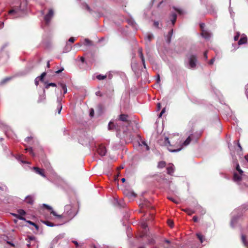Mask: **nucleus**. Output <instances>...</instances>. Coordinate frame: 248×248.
Here are the masks:
<instances>
[{
  "instance_id": "nucleus-31",
  "label": "nucleus",
  "mask_w": 248,
  "mask_h": 248,
  "mask_svg": "<svg viewBox=\"0 0 248 248\" xmlns=\"http://www.w3.org/2000/svg\"><path fill=\"white\" fill-rule=\"evenodd\" d=\"M184 212L186 213L188 215H191L195 213V211L190 209H185L183 210Z\"/></svg>"
},
{
  "instance_id": "nucleus-2",
  "label": "nucleus",
  "mask_w": 248,
  "mask_h": 248,
  "mask_svg": "<svg viewBox=\"0 0 248 248\" xmlns=\"http://www.w3.org/2000/svg\"><path fill=\"white\" fill-rule=\"evenodd\" d=\"M236 170L237 172L233 174V181L239 185L244 184L248 186V176H246L243 171L240 169L239 164L237 162L236 164Z\"/></svg>"
},
{
  "instance_id": "nucleus-48",
  "label": "nucleus",
  "mask_w": 248,
  "mask_h": 248,
  "mask_svg": "<svg viewBox=\"0 0 248 248\" xmlns=\"http://www.w3.org/2000/svg\"><path fill=\"white\" fill-rule=\"evenodd\" d=\"M245 89H246V94L248 99V84L246 86Z\"/></svg>"
},
{
  "instance_id": "nucleus-59",
  "label": "nucleus",
  "mask_w": 248,
  "mask_h": 248,
  "mask_svg": "<svg viewBox=\"0 0 248 248\" xmlns=\"http://www.w3.org/2000/svg\"><path fill=\"white\" fill-rule=\"evenodd\" d=\"M4 26V22H0V29H2Z\"/></svg>"
},
{
  "instance_id": "nucleus-5",
  "label": "nucleus",
  "mask_w": 248,
  "mask_h": 248,
  "mask_svg": "<svg viewBox=\"0 0 248 248\" xmlns=\"http://www.w3.org/2000/svg\"><path fill=\"white\" fill-rule=\"evenodd\" d=\"M80 143L84 146H93L94 144L93 139L88 135L84 134L79 139Z\"/></svg>"
},
{
  "instance_id": "nucleus-45",
  "label": "nucleus",
  "mask_w": 248,
  "mask_h": 248,
  "mask_svg": "<svg viewBox=\"0 0 248 248\" xmlns=\"http://www.w3.org/2000/svg\"><path fill=\"white\" fill-rule=\"evenodd\" d=\"M168 224L171 228L173 226V222L170 220L168 221Z\"/></svg>"
},
{
  "instance_id": "nucleus-11",
  "label": "nucleus",
  "mask_w": 248,
  "mask_h": 248,
  "mask_svg": "<svg viewBox=\"0 0 248 248\" xmlns=\"http://www.w3.org/2000/svg\"><path fill=\"white\" fill-rule=\"evenodd\" d=\"M175 167L172 164H170L167 167V173L169 175H172L174 172Z\"/></svg>"
},
{
  "instance_id": "nucleus-30",
  "label": "nucleus",
  "mask_w": 248,
  "mask_h": 248,
  "mask_svg": "<svg viewBox=\"0 0 248 248\" xmlns=\"http://www.w3.org/2000/svg\"><path fill=\"white\" fill-rule=\"evenodd\" d=\"M166 166V162L163 161H161L158 162L157 167L158 168H163Z\"/></svg>"
},
{
  "instance_id": "nucleus-29",
  "label": "nucleus",
  "mask_w": 248,
  "mask_h": 248,
  "mask_svg": "<svg viewBox=\"0 0 248 248\" xmlns=\"http://www.w3.org/2000/svg\"><path fill=\"white\" fill-rule=\"evenodd\" d=\"M71 48H72L71 45L67 43L65 47L64 48L63 52H68L71 50Z\"/></svg>"
},
{
  "instance_id": "nucleus-8",
  "label": "nucleus",
  "mask_w": 248,
  "mask_h": 248,
  "mask_svg": "<svg viewBox=\"0 0 248 248\" xmlns=\"http://www.w3.org/2000/svg\"><path fill=\"white\" fill-rule=\"evenodd\" d=\"M164 144L165 146L168 147V150L172 153L177 152L180 151L182 148H179L177 149H174L172 148V146L170 144L169 138L167 137H165L164 138Z\"/></svg>"
},
{
  "instance_id": "nucleus-28",
  "label": "nucleus",
  "mask_w": 248,
  "mask_h": 248,
  "mask_svg": "<svg viewBox=\"0 0 248 248\" xmlns=\"http://www.w3.org/2000/svg\"><path fill=\"white\" fill-rule=\"evenodd\" d=\"M196 236H197L198 238L199 239V240H200L201 243H202L203 242V241L204 240V237L203 235H202L200 233H197L196 234Z\"/></svg>"
},
{
  "instance_id": "nucleus-16",
  "label": "nucleus",
  "mask_w": 248,
  "mask_h": 248,
  "mask_svg": "<svg viewBox=\"0 0 248 248\" xmlns=\"http://www.w3.org/2000/svg\"><path fill=\"white\" fill-rule=\"evenodd\" d=\"M43 206L45 207L47 210H51V214H53L54 216L57 217L58 218L61 217V216L57 215V213L54 211L53 210L52 208L49 205H47L46 204H43Z\"/></svg>"
},
{
  "instance_id": "nucleus-36",
  "label": "nucleus",
  "mask_w": 248,
  "mask_h": 248,
  "mask_svg": "<svg viewBox=\"0 0 248 248\" xmlns=\"http://www.w3.org/2000/svg\"><path fill=\"white\" fill-rule=\"evenodd\" d=\"M173 8L175 11H177L180 15H183L185 13L184 11L180 8H177L174 6L173 7Z\"/></svg>"
},
{
  "instance_id": "nucleus-47",
  "label": "nucleus",
  "mask_w": 248,
  "mask_h": 248,
  "mask_svg": "<svg viewBox=\"0 0 248 248\" xmlns=\"http://www.w3.org/2000/svg\"><path fill=\"white\" fill-rule=\"evenodd\" d=\"M32 139V137H27L25 140L26 141V142H29Z\"/></svg>"
},
{
  "instance_id": "nucleus-14",
  "label": "nucleus",
  "mask_w": 248,
  "mask_h": 248,
  "mask_svg": "<svg viewBox=\"0 0 248 248\" xmlns=\"http://www.w3.org/2000/svg\"><path fill=\"white\" fill-rule=\"evenodd\" d=\"M46 99V92L45 90L43 89L42 93L39 94V97L38 100V103L43 102Z\"/></svg>"
},
{
  "instance_id": "nucleus-63",
  "label": "nucleus",
  "mask_w": 248,
  "mask_h": 248,
  "mask_svg": "<svg viewBox=\"0 0 248 248\" xmlns=\"http://www.w3.org/2000/svg\"><path fill=\"white\" fill-rule=\"evenodd\" d=\"M7 243L8 244H9V245H10L11 246H13V247H14V246H15L14 244L13 243H12V242H10L7 241Z\"/></svg>"
},
{
  "instance_id": "nucleus-3",
  "label": "nucleus",
  "mask_w": 248,
  "mask_h": 248,
  "mask_svg": "<svg viewBox=\"0 0 248 248\" xmlns=\"http://www.w3.org/2000/svg\"><path fill=\"white\" fill-rule=\"evenodd\" d=\"M243 212L241 208L235 209L232 213V218L231 221V226L233 228L237 223L238 220L242 216Z\"/></svg>"
},
{
  "instance_id": "nucleus-10",
  "label": "nucleus",
  "mask_w": 248,
  "mask_h": 248,
  "mask_svg": "<svg viewBox=\"0 0 248 248\" xmlns=\"http://www.w3.org/2000/svg\"><path fill=\"white\" fill-rule=\"evenodd\" d=\"M97 152L101 156H105L107 152V150L105 146L101 145L97 148Z\"/></svg>"
},
{
  "instance_id": "nucleus-21",
  "label": "nucleus",
  "mask_w": 248,
  "mask_h": 248,
  "mask_svg": "<svg viewBox=\"0 0 248 248\" xmlns=\"http://www.w3.org/2000/svg\"><path fill=\"white\" fill-rule=\"evenodd\" d=\"M173 33V30H171L169 32L168 35L165 37L166 41L167 43L169 44L171 42V38Z\"/></svg>"
},
{
  "instance_id": "nucleus-22",
  "label": "nucleus",
  "mask_w": 248,
  "mask_h": 248,
  "mask_svg": "<svg viewBox=\"0 0 248 248\" xmlns=\"http://www.w3.org/2000/svg\"><path fill=\"white\" fill-rule=\"evenodd\" d=\"M177 18V15L174 13H172L170 16V19L172 23V25H174Z\"/></svg>"
},
{
  "instance_id": "nucleus-46",
  "label": "nucleus",
  "mask_w": 248,
  "mask_h": 248,
  "mask_svg": "<svg viewBox=\"0 0 248 248\" xmlns=\"http://www.w3.org/2000/svg\"><path fill=\"white\" fill-rule=\"evenodd\" d=\"M141 227L143 229H144V230H146V228H147V225L146 224V223H142L141 224Z\"/></svg>"
},
{
  "instance_id": "nucleus-41",
  "label": "nucleus",
  "mask_w": 248,
  "mask_h": 248,
  "mask_svg": "<svg viewBox=\"0 0 248 248\" xmlns=\"http://www.w3.org/2000/svg\"><path fill=\"white\" fill-rule=\"evenodd\" d=\"M84 44L86 46H91L92 45L91 41L87 38L85 39Z\"/></svg>"
},
{
  "instance_id": "nucleus-39",
  "label": "nucleus",
  "mask_w": 248,
  "mask_h": 248,
  "mask_svg": "<svg viewBox=\"0 0 248 248\" xmlns=\"http://www.w3.org/2000/svg\"><path fill=\"white\" fill-rule=\"evenodd\" d=\"M107 76L106 75H98L96 76V78L98 79V80H103L104 79H105L106 78Z\"/></svg>"
},
{
  "instance_id": "nucleus-43",
  "label": "nucleus",
  "mask_w": 248,
  "mask_h": 248,
  "mask_svg": "<svg viewBox=\"0 0 248 248\" xmlns=\"http://www.w3.org/2000/svg\"><path fill=\"white\" fill-rule=\"evenodd\" d=\"M62 109V103H60V104H58V108H57L58 113L59 114H60Z\"/></svg>"
},
{
  "instance_id": "nucleus-19",
  "label": "nucleus",
  "mask_w": 248,
  "mask_h": 248,
  "mask_svg": "<svg viewBox=\"0 0 248 248\" xmlns=\"http://www.w3.org/2000/svg\"><path fill=\"white\" fill-rule=\"evenodd\" d=\"M34 201V199L33 197L32 196H31V195L27 196L25 199V202L27 203L31 204V205L33 203Z\"/></svg>"
},
{
  "instance_id": "nucleus-49",
  "label": "nucleus",
  "mask_w": 248,
  "mask_h": 248,
  "mask_svg": "<svg viewBox=\"0 0 248 248\" xmlns=\"http://www.w3.org/2000/svg\"><path fill=\"white\" fill-rule=\"evenodd\" d=\"M75 38H74V37H70V38L69 39L68 41H69V42H71V43H73V42L75 41Z\"/></svg>"
},
{
  "instance_id": "nucleus-17",
  "label": "nucleus",
  "mask_w": 248,
  "mask_h": 248,
  "mask_svg": "<svg viewBox=\"0 0 248 248\" xmlns=\"http://www.w3.org/2000/svg\"><path fill=\"white\" fill-rule=\"evenodd\" d=\"M8 15L11 17V18L17 17L19 15L17 11L13 9L11 10L8 12Z\"/></svg>"
},
{
  "instance_id": "nucleus-52",
  "label": "nucleus",
  "mask_w": 248,
  "mask_h": 248,
  "mask_svg": "<svg viewBox=\"0 0 248 248\" xmlns=\"http://www.w3.org/2000/svg\"><path fill=\"white\" fill-rule=\"evenodd\" d=\"M63 70H64V68H62L61 69H60L58 70V71H57L56 72V73L59 74V73H61Z\"/></svg>"
},
{
  "instance_id": "nucleus-42",
  "label": "nucleus",
  "mask_w": 248,
  "mask_h": 248,
  "mask_svg": "<svg viewBox=\"0 0 248 248\" xmlns=\"http://www.w3.org/2000/svg\"><path fill=\"white\" fill-rule=\"evenodd\" d=\"M12 78L11 77H7L3 79L0 82V84H3Z\"/></svg>"
},
{
  "instance_id": "nucleus-55",
  "label": "nucleus",
  "mask_w": 248,
  "mask_h": 248,
  "mask_svg": "<svg viewBox=\"0 0 248 248\" xmlns=\"http://www.w3.org/2000/svg\"><path fill=\"white\" fill-rule=\"evenodd\" d=\"M229 11L231 14V16L232 17L233 16V12H232V10L231 8H229Z\"/></svg>"
},
{
  "instance_id": "nucleus-62",
  "label": "nucleus",
  "mask_w": 248,
  "mask_h": 248,
  "mask_svg": "<svg viewBox=\"0 0 248 248\" xmlns=\"http://www.w3.org/2000/svg\"><path fill=\"white\" fill-rule=\"evenodd\" d=\"M93 113H94L93 110L92 109V110L91 111L90 113V116H93Z\"/></svg>"
},
{
  "instance_id": "nucleus-57",
  "label": "nucleus",
  "mask_w": 248,
  "mask_h": 248,
  "mask_svg": "<svg viewBox=\"0 0 248 248\" xmlns=\"http://www.w3.org/2000/svg\"><path fill=\"white\" fill-rule=\"evenodd\" d=\"M215 61V58H213L210 61H209V64H213L214 62Z\"/></svg>"
},
{
  "instance_id": "nucleus-32",
  "label": "nucleus",
  "mask_w": 248,
  "mask_h": 248,
  "mask_svg": "<svg viewBox=\"0 0 248 248\" xmlns=\"http://www.w3.org/2000/svg\"><path fill=\"white\" fill-rule=\"evenodd\" d=\"M164 242L166 244L169 245V246H165L164 245V248H173V247L171 245V242H170V240H169L168 239H165L164 240Z\"/></svg>"
},
{
  "instance_id": "nucleus-25",
  "label": "nucleus",
  "mask_w": 248,
  "mask_h": 248,
  "mask_svg": "<svg viewBox=\"0 0 248 248\" xmlns=\"http://www.w3.org/2000/svg\"><path fill=\"white\" fill-rule=\"evenodd\" d=\"M139 145L145 148V150L146 151H148L149 150V147L145 141H141L140 143H139Z\"/></svg>"
},
{
  "instance_id": "nucleus-26",
  "label": "nucleus",
  "mask_w": 248,
  "mask_h": 248,
  "mask_svg": "<svg viewBox=\"0 0 248 248\" xmlns=\"http://www.w3.org/2000/svg\"><path fill=\"white\" fill-rule=\"evenodd\" d=\"M59 85L60 86L62 89L63 90V94H65L67 92L66 85L63 83H59Z\"/></svg>"
},
{
  "instance_id": "nucleus-37",
  "label": "nucleus",
  "mask_w": 248,
  "mask_h": 248,
  "mask_svg": "<svg viewBox=\"0 0 248 248\" xmlns=\"http://www.w3.org/2000/svg\"><path fill=\"white\" fill-rule=\"evenodd\" d=\"M44 223L45 224H46V226H49V227H54V226H56L55 224H54V223H53L49 221H45L44 222Z\"/></svg>"
},
{
  "instance_id": "nucleus-12",
  "label": "nucleus",
  "mask_w": 248,
  "mask_h": 248,
  "mask_svg": "<svg viewBox=\"0 0 248 248\" xmlns=\"http://www.w3.org/2000/svg\"><path fill=\"white\" fill-rule=\"evenodd\" d=\"M46 73L43 72L40 76L37 77L34 80L35 84L37 86L39 83V81H43L44 77L46 76Z\"/></svg>"
},
{
  "instance_id": "nucleus-56",
  "label": "nucleus",
  "mask_w": 248,
  "mask_h": 248,
  "mask_svg": "<svg viewBox=\"0 0 248 248\" xmlns=\"http://www.w3.org/2000/svg\"><path fill=\"white\" fill-rule=\"evenodd\" d=\"M193 220L194 221V222H197L198 221V217H197L196 216H194L193 217Z\"/></svg>"
},
{
  "instance_id": "nucleus-60",
  "label": "nucleus",
  "mask_w": 248,
  "mask_h": 248,
  "mask_svg": "<svg viewBox=\"0 0 248 248\" xmlns=\"http://www.w3.org/2000/svg\"><path fill=\"white\" fill-rule=\"evenodd\" d=\"M157 110H159L161 108V104L160 103H158L157 104Z\"/></svg>"
},
{
  "instance_id": "nucleus-13",
  "label": "nucleus",
  "mask_w": 248,
  "mask_h": 248,
  "mask_svg": "<svg viewBox=\"0 0 248 248\" xmlns=\"http://www.w3.org/2000/svg\"><path fill=\"white\" fill-rule=\"evenodd\" d=\"M138 53L139 54V56L141 60L143 67L144 68L146 69V65H145V60H144V56H143V55L142 53V49L141 48H139Z\"/></svg>"
},
{
  "instance_id": "nucleus-54",
  "label": "nucleus",
  "mask_w": 248,
  "mask_h": 248,
  "mask_svg": "<svg viewBox=\"0 0 248 248\" xmlns=\"http://www.w3.org/2000/svg\"><path fill=\"white\" fill-rule=\"evenodd\" d=\"M203 55H204V57L205 59L207 60L208 58L207 52V51L204 52Z\"/></svg>"
},
{
  "instance_id": "nucleus-4",
  "label": "nucleus",
  "mask_w": 248,
  "mask_h": 248,
  "mask_svg": "<svg viewBox=\"0 0 248 248\" xmlns=\"http://www.w3.org/2000/svg\"><path fill=\"white\" fill-rule=\"evenodd\" d=\"M186 57L187 61H186V67L190 69L194 68L196 66L197 62L196 56L189 53L187 55Z\"/></svg>"
},
{
  "instance_id": "nucleus-51",
  "label": "nucleus",
  "mask_w": 248,
  "mask_h": 248,
  "mask_svg": "<svg viewBox=\"0 0 248 248\" xmlns=\"http://www.w3.org/2000/svg\"><path fill=\"white\" fill-rule=\"evenodd\" d=\"M84 5L85 6L86 9L88 10V11H90V7L89 6V5L86 3L84 4Z\"/></svg>"
},
{
  "instance_id": "nucleus-23",
  "label": "nucleus",
  "mask_w": 248,
  "mask_h": 248,
  "mask_svg": "<svg viewBox=\"0 0 248 248\" xmlns=\"http://www.w3.org/2000/svg\"><path fill=\"white\" fill-rule=\"evenodd\" d=\"M201 35L205 39H209L211 36V34L206 31H202Z\"/></svg>"
},
{
  "instance_id": "nucleus-53",
  "label": "nucleus",
  "mask_w": 248,
  "mask_h": 248,
  "mask_svg": "<svg viewBox=\"0 0 248 248\" xmlns=\"http://www.w3.org/2000/svg\"><path fill=\"white\" fill-rule=\"evenodd\" d=\"M95 94L97 96H102V93L100 91L96 92Z\"/></svg>"
},
{
  "instance_id": "nucleus-58",
  "label": "nucleus",
  "mask_w": 248,
  "mask_h": 248,
  "mask_svg": "<svg viewBox=\"0 0 248 248\" xmlns=\"http://www.w3.org/2000/svg\"><path fill=\"white\" fill-rule=\"evenodd\" d=\"M160 81V79L159 75L158 74L157 79H156V82H157V83H158Z\"/></svg>"
},
{
  "instance_id": "nucleus-50",
  "label": "nucleus",
  "mask_w": 248,
  "mask_h": 248,
  "mask_svg": "<svg viewBox=\"0 0 248 248\" xmlns=\"http://www.w3.org/2000/svg\"><path fill=\"white\" fill-rule=\"evenodd\" d=\"M154 25L156 28H159V22L158 21H155Z\"/></svg>"
},
{
  "instance_id": "nucleus-61",
  "label": "nucleus",
  "mask_w": 248,
  "mask_h": 248,
  "mask_svg": "<svg viewBox=\"0 0 248 248\" xmlns=\"http://www.w3.org/2000/svg\"><path fill=\"white\" fill-rule=\"evenodd\" d=\"M28 222L30 224L32 225H33V226L34 225H35V223H34V222H32V221H28Z\"/></svg>"
},
{
  "instance_id": "nucleus-6",
  "label": "nucleus",
  "mask_w": 248,
  "mask_h": 248,
  "mask_svg": "<svg viewBox=\"0 0 248 248\" xmlns=\"http://www.w3.org/2000/svg\"><path fill=\"white\" fill-rule=\"evenodd\" d=\"M28 239L29 243L27 245L28 247H32L33 248H38L39 244L35 237L33 235L28 236Z\"/></svg>"
},
{
  "instance_id": "nucleus-34",
  "label": "nucleus",
  "mask_w": 248,
  "mask_h": 248,
  "mask_svg": "<svg viewBox=\"0 0 248 248\" xmlns=\"http://www.w3.org/2000/svg\"><path fill=\"white\" fill-rule=\"evenodd\" d=\"M45 88L46 89H48L50 86L52 87H56L57 85L55 83H45Z\"/></svg>"
},
{
  "instance_id": "nucleus-35",
  "label": "nucleus",
  "mask_w": 248,
  "mask_h": 248,
  "mask_svg": "<svg viewBox=\"0 0 248 248\" xmlns=\"http://www.w3.org/2000/svg\"><path fill=\"white\" fill-rule=\"evenodd\" d=\"M241 240H242V241L243 243L244 244V245L245 246H247L248 245V242L246 240V237L243 234H242Z\"/></svg>"
},
{
  "instance_id": "nucleus-1",
  "label": "nucleus",
  "mask_w": 248,
  "mask_h": 248,
  "mask_svg": "<svg viewBox=\"0 0 248 248\" xmlns=\"http://www.w3.org/2000/svg\"><path fill=\"white\" fill-rule=\"evenodd\" d=\"M132 121L130 117L125 114H121L115 122H110L108 124V129H114L117 132H123V137L131 138L130 132L129 131Z\"/></svg>"
},
{
  "instance_id": "nucleus-44",
  "label": "nucleus",
  "mask_w": 248,
  "mask_h": 248,
  "mask_svg": "<svg viewBox=\"0 0 248 248\" xmlns=\"http://www.w3.org/2000/svg\"><path fill=\"white\" fill-rule=\"evenodd\" d=\"M239 36H240V33L238 32L236 33V35L234 36V40L235 41H237L239 39Z\"/></svg>"
},
{
  "instance_id": "nucleus-7",
  "label": "nucleus",
  "mask_w": 248,
  "mask_h": 248,
  "mask_svg": "<svg viewBox=\"0 0 248 248\" xmlns=\"http://www.w3.org/2000/svg\"><path fill=\"white\" fill-rule=\"evenodd\" d=\"M64 215L70 218H73L76 215L75 212L72 210L71 205H66L65 206Z\"/></svg>"
},
{
  "instance_id": "nucleus-40",
  "label": "nucleus",
  "mask_w": 248,
  "mask_h": 248,
  "mask_svg": "<svg viewBox=\"0 0 248 248\" xmlns=\"http://www.w3.org/2000/svg\"><path fill=\"white\" fill-rule=\"evenodd\" d=\"M168 199L169 200L171 201V202H173L174 203H176V204H179V202L178 200H176V199H174V198H172V197H168Z\"/></svg>"
},
{
  "instance_id": "nucleus-64",
  "label": "nucleus",
  "mask_w": 248,
  "mask_h": 248,
  "mask_svg": "<svg viewBox=\"0 0 248 248\" xmlns=\"http://www.w3.org/2000/svg\"><path fill=\"white\" fill-rule=\"evenodd\" d=\"M245 159L247 161V162H248V154L247 155H246L245 156Z\"/></svg>"
},
{
  "instance_id": "nucleus-38",
  "label": "nucleus",
  "mask_w": 248,
  "mask_h": 248,
  "mask_svg": "<svg viewBox=\"0 0 248 248\" xmlns=\"http://www.w3.org/2000/svg\"><path fill=\"white\" fill-rule=\"evenodd\" d=\"M26 150L27 151H28L29 152L30 154L32 156H35V154L33 152V150H32V148L31 147L27 148L26 149Z\"/></svg>"
},
{
  "instance_id": "nucleus-24",
  "label": "nucleus",
  "mask_w": 248,
  "mask_h": 248,
  "mask_svg": "<svg viewBox=\"0 0 248 248\" xmlns=\"http://www.w3.org/2000/svg\"><path fill=\"white\" fill-rule=\"evenodd\" d=\"M192 137H193L192 134L190 136H188V137L183 142V145H184V146L188 145L190 143V141H191Z\"/></svg>"
},
{
  "instance_id": "nucleus-15",
  "label": "nucleus",
  "mask_w": 248,
  "mask_h": 248,
  "mask_svg": "<svg viewBox=\"0 0 248 248\" xmlns=\"http://www.w3.org/2000/svg\"><path fill=\"white\" fill-rule=\"evenodd\" d=\"M33 169L35 170V172L42 176V177L46 178V176L44 173V170L40 169V168L38 167H33Z\"/></svg>"
},
{
  "instance_id": "nucleus-9",
  "label": "nucleus",
  "mask_w": 248,
  "mask_h": 248,
  "mask_svg": "<svg viewBox=\"0 0 248 248\" xmlns=\"http://www.w3.org/2000/svg\"><path fill=\"white\" fill-rule=\"evenodd\" d=\"M54 15V12L52 9H49L48 13L44 16V20L46 24L48 25L53 17Z\"/></svg>"
},
{
  "instance_id": "nucleus-27",
  "label": "nucleus",
  "mask_w": 248,
  "mask_h": 248,
  "mask_svg": "<svg viewBox=\"0 0 248 248\" xmlns=\"http://www.w3.org/2000/svg\"><path fill=\"white\" fill-rule=\"evenodd\" d=\"M23 155H19L16 157V158L18 160L21 161V163L24 164H29L30 163L28 161H24L23 160L22 158L23 157Z\"/></svg>"
},
{
  "instance_id": "nucleus-20",
  "label": "nucleus",
  "mask_w": 248,
  "mask_h": 248,
  "mask_svg": "<svg viewBox=\"0 0 248 248\" xmlns=\"http://www.w3.org/2000/svg\"><path fill=\"white\" fill-rule=\"evenodd\" d=\"M247 42V37L244 35H242L240 38V39L238 41V45H242L243 44H246Z\"/></svg>"
},
{
  "instance_id": "nucleus-18",
  "label": "nucleus",
  "mask_w": 248,
  "mask_h": 248,
  "mask_svg": "<svg viewBox=\"0 0 248 248\" xmlns=\"http://www.w3.org/2000/svg\"><path fill=\"white\" fill-rule=\"evenodd\" d=\"M124 193L127 197L130 199L135 198L136 194L133 191H126L124 192Z\"/></svg>"
},
{
  "instance_id": "nucleus-33",
  "label": "nucleus",
  "mask_w": 248,
  "mask_h": 248,
  "mask_svg": "<svg viewBox=\"0 0 248 248\" xmlns=\"http://www.w3.org/2000/svg\"><path fill=\"white\" fill-rule=\"evenodd\" d=\"M154 38V35L152 33H148L146 36V39L150 42Z\"/></svg>"
}]
</instances>
